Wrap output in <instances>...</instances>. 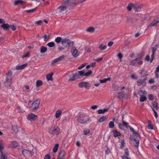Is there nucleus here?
Returning <instances> with one entry per match:
<instances>
[{"label":"nucleus","instance_id":"f257e3e1","mask_svg":"<svg viewBox=\"0 0 159 159\" xmlns=\"http://www.w3.org/2000/svg\"><path fill=\"white\" fill-rule=\"evenodd\" d=\"M12 73L11 71L6 74V78L5 81L4 82V85L6 87H10L12 84L11 80L12 77L11 76Z\"/></svg>","mask_w":159,"mask_h":159},{"label":"nucleus","instance_id":"f03ea898","mask_svg":"<svg viewBox=\"0 0 159 159\" xmlns=\"http://www.w3.org/2000/svg\"><path fill=\"white\" fill-rule=\"evenodd\" d=\"M91 120L90 118H87L83 114L80 115L77 119V121L82 124H87Z\"/></svg>","mask_w":159,"mask_h":159},{"label":"nucleus","instance_id":"7ed1b4c3","mask_svg":"<svg viewBox=\"0 0 159 159\" xmlns=\"http://www.w3.org/2000/svg\"><path fill=\"white\" fill-rule=\"evenodd\" d=\"M92 71L90 70L88 72L86 73L83 70L79 71L78 73L80 78H81L84 76H89L92 74Z\"/></svg>","mask_w":159,"mask_h":159},{"label":"nucleus","instance_id":"20e7f679","mask_svg":"<svg viewBox=\"0 0 159 159\" xmlns=\"http://www.w3.org/2000/svg\"><path fill=\"white\" fill-rule=\"evenodd\" d=\"M68 5L64 4V2L63 5L58 7V12L61 14H64L67 12V7Z\"/></svg>","mask_w":159,"mask_h":159},{"label":"nucleus","instance_id":"39448f33","mask_svg":"<svg viewBox=\"0 0 159 159\" xmlns=\"http://www.w3.org/2000/svg\"><path fill=\"white\" fill-rule=\"evenodd\" d=\"M73 44L74 42L67 39H63L61 44L64 47L69 48L70 44Z\"/></svg>","mask_w":159,"mask_h":159},{"label":"nucleus","instance_id":"423d86ee","mask_svg":"<svg viewBox=\"0 0 159 159\" xmlns=\"http://www.w3.org/2000/svg\"><path fill=\"white\" fill-rule=\"evenodd\" d=\"M40 100L39 99H36L32 103L31 107L33 110L35 111L37 110L39 108L40 104Z\"/></svg>","mask_w":159,"mask_h":159},{"label":"nucleus","instance_id":"0eeeda50","mask_svg":"<svg viewBox=\"0 0 159 159\" xmlns=\"http://www.w3.org/2000/svg\"><path fill=\"white\" fill-rule=\"evenodd\" d=\"M59 130L60 128L58 127H56L55 128L51 127L48 129V131L51 134L57 135L59 134Z\"/></svg>","mask_w":159,"mask_h":159},{"label":"nucleus","instance_id":"6e6552de","mask_svg":"<svg viewBox=\"0 0 159 159\" xmlns=\"http://www.w3.org/2000/svg\"><path fill=\"white\" fill-rule=\"evenodd\" d=\"M78 86L80 88L84 87L87 89H89L90 87L89 83L88 82H80L78 84Z\"/></svg>","mask_w":159,"mask_h":159},{"label":"nucleus","instance_id":"1a4fd4ad","mask_svg":"<svg viewBox=\"0 0 159 159\" xmlns=\"http://www.w3.org/2000/svg\"><path fill=\"white\" fill-rule=\"evenodd\" d=\"M70 51L72 55L75 58L77 57L79 55L78 51L75 47L71 48Z\"/></svg>","mask_w":159,"mask_h":159},{"label":"nucleus","instance_id":"9d476101","mask_svg":"<svg viewBox=\"0 0 159 159\" xmlns=\"http://www.w3.org/2000/svg\"><path fill=\"white\" fill-rule=\"evenodd\" d=\"M69 78L68 80L69 81H73L76 79H80L78 73L77 72L73 74L72 75H70Z\"/></svg>","mask_w":159,"mask_h":159},{"label":"nucleus","instance_id":"9b49d317","mask_svg":"<svg viewBox=\"0 0 159 159\" xmlns=\"http://www.w3.org/2000/svg\"><path fill=\"white\" fill-rule=\"evenodd\" d=\"M22 153L24 156H32L33 155L34 152L33 149L32 151L28 150H24L22 151Z\"/></svg>","mask_w":159,"mask_h":159},{"label":"nucleus","instance_id":"f8f14e48","mask_svg":"<svg viewBox=\"0 0 159 159\" xmlns=\"http://www.w3.org/2000/svg\"><path fill=\"white\" fill-rule=\"evenodd\" d=\"M70 3H71L75 5L79 4V1L78 0H66L64 2V4L68 5Z\"/></svg>","mask_w":159,"mask_h":159},{"label":"nucleus","instance_id":"ddd939ff","mask_svg":"<svg viewBox=\"0 0 159 159\" xmlns=\"http://www.w3.org/2000/svg\"><path fill=\"white\" fill-rule=\"evenodd\" d=\"M37 118V116L32 113L29 114L27 117V119L31 121L35 120Z\"/></svg>","mask_w":159,"mask_h":159},{"label":"nucleus","instance_id":"4468645a","mask_svg":"<svg viewBox=\"0 0 159 159\" xmlns=\"http://www.w3.org/2000/svg\"><path fill=\"white\" fill-rule=\"evenodd\" d=\"M130 139L131 141H134V142H135L134 143V146L136 148H138L139 144V139H134V137L133 136H131V135L130 136Z\"/></svg>","mask_w":159,"mask_h":159},{"label":"nucleus","instance_id":"2eb2a0df","mask_svg":"<svg viewBox=\"0 0 159 159\" xmlns=\"http://www.w3.org/2000/svg\"><path fill=\"white\" fill-rule=\"evenodd\" d=\"M158 22L159 21L158 20H155L150 24L148 26V27L149 28L155 26L157 25Z\"/></svg>","mask_w":159,"mask_h":159},{"label":"nucleus","instance_id":"dca6fc26","mask_svg":"<svg viewBox=\"0 0 159 159\" xmlns=\"http://www.w3.org/2000/svg\"><path fill=\"white\" fill-rule=\"evenodd\" d=\"M53 74V73L51 72L50 73L47 75L46 76V78L48 81L51 80V81L53 80V78L52 76Z\"/></svg>","mask_w":159,"mask_h":159},{"label":"nucleus","instance_id":"f3484780","mask_svg":"<svg viewBox=\"0 0 159 159\" xmlns=\"http://www.w3.org/2000/svg\"><path fill=\"white\" fill-rule=\"evenodd\" d=\"M141 8V7L139 5L137 4H134L133 9L135 11H140Z\"/></svg>","mask_w":159,"mask_h":159},{"label":"nucleus","instance_id":"a211bd4d","mask_svg":"<svg viewBox=\"0 0 159 159\" xmlns=\"http://www.w3.org/2000/svg\"><path fill=\"white\" fill-rule=\"evenodd\" d=\"M107 46L106 45H104L103 43L100 44L99 47V49L101 51H103L106 49Z\"/></svg>","mask_w":159,"mask_h":159},{"label":"nucleus","instance_id":"6ab92c4d","mask_svg":"<svg viewBox=\"0 0 159 159\" xmlns=\"http://www.w3.org/2000/svg\"><path fill=\"white\" fill-rule=\"evenodd\" d=\"M25 3V2L24 1H22L21 0H17L15 1L14 3V5L15 6L19 4H20L21 5L24 4Z\"/></svg>","mask_w":159,"mask_h":159},{"label":"nucleus","instance_id":"aec40b11","mask_svg":"<svg viewBox=\"0 0 159 159\" xmlns=\"http://www.w3.org/2000/svg\"><path fill=\"white\" fill-rule=\"evenodd\" d=\"M146 80V79L145 78H143L142 79L139 80L137 81L138 85L140 86L143 83L145 84Z\"/></svg>","mask_w":159,"mask_h":159},{"label":"nucleus","instance_id":"412c9836","mask_svg":"<svg viewBox=\"0 0 159 159\" xmlns=\"http://www.w3.org/2000/svg\"><path fill=\"white\" fill-rule=\"evenodd\" d=\"M109 108H106L104 109H99L98 111V114H103L109 111Z\"/></svg>","mask_w":159,"mask_h":159},{"label":"nucleus","instance_id":"4be33fe9","mask_svg":"<svg viewBox=\"0 0 159 159\" xmlns=\"http://www.w3.org/2000/svg\"><path fill=\"white\" fill-rule=\"evenodd\" d=\"M65 154V151L63 150H61L59 154V159H63Z\"/></svg>","mask_w":159,"mask_h":159},{"label":"nucleus","instance_id":"5701e85b","mask_svg":"<svg viewBox=\"0 0 159 159\" xmlns=\"http://www.w3.org/2000/svg\"><path fill=\"white\" fill-rule=\"evenodd\" d=\"M138 94L140 96V102H143L147 100V98L145 96L142 95V94L140 93H138Z\"/></svg>","mask_w":159,"mask_h":159},{"label":"nucleus","instance_id":"b1692460","mask_svg":"<svg viewBox=\"0 0 159 159\" xmlns=\"http://www.w3.org/2000/svg\"><path fill=\"white\" fill-rule=\"evenodd\" d=\"M28 65L27 63L23 64L21 66H17L16 67V69L17 70L23 69L25 68Z\"/></svg>","mask_w":159,"mask_h":159},{"label":"nucleus","instance_id":"393cba45","mask_svg":"<svg viewBox=\"0 0 159 159\" xmlns=\"http://www.w3.org/2000/svg\"><path fill=\"white\" fill-rule=\"evenodd\" d=\"M144 56L142 53H138L137 55V57L135 59L137 61L142 59Z\"/></svg>","mask_w":159,"mask_h":159},{"label":"nucleus","instance_id":"a878e982","mask_svg":"<svg viewBox=\"0 0 159 159\" xmlns=\"http://www.w3.org/2000/svg\"><path fill=\"white\" fill-rule=\"evenodd\" d=\"M1 27L4 30H7L10 27L8 24H3L1 25Z\"/></svg>","mask_w":159,"mask_h":159},{"label":"nucleus","instance_id":"bb28decb","mask_svg":"<svg viewBox=\"0 0 159 159\" xmlns=\"http://www.w3.org/2000/svg\"><path fill=\"white\" fill-rule=\"evenodd\" d=\"M157 50V49L155 47H153L152 48V59L150 61V62H152L153 59L154 55L155 54V52Z\"/></svg>","mask_w":159,"mask_h":159},{"label":"nucleus","instance_id":"cd10ccee","mask_svg":"<svg viewBox=\"0 0 159 159\" xmlns=\"http://www.w3.org/2000/svg\"><path fill=\"white\" fill-rule=\"evenodd\" d=\"M133 134V136H132L134 137V139H139L140 138L139 134L138 132H135Z\"/></svg>","mask_w":159,"mask_h":159},{"label":"nucleus","instance_id":"c85d7f7f","mask_svg":"<svg viewBox=\"0 0 159 159\" xmlns=\"http://www.w3.org/2000/svg\"><path fill=\"white\" fill-rule=\"evenodd\" d=\"M47 48L46 47L42 46L40 48V52L41 53H44L46 52Z\"/></svg>","mask_w":159,"mask_h":159},{"label":"nucleus","instance_id":"c756f323","mask_svg":"<svg viewBox=\"0 0 159 159\" xmlns=\"http://www.w3.org/2000/svg\"><path fill=\"white\" fill-rule=\"evenodd\" d=\"M107 117L106 116H103L101 117L98 120V122L100 123H102L104 121L106 120Z\"/></svg>","mask_w":159,"mask_h":159},{"label":"nucleus","instance_id":"7c9ffc66","mask_svg":"<svg viewBox=\"0 0 159 159\" xmlns=\"http://www.w3.org/2000/svg\"><path fill=\"white\" fill-rule=\"evenodd\" d=\"M113 132L114 133V136L115 137H117L120 136L121 135V134L116 130H114Z\"/></svg>","mask_w":159,"mask_h":159},{"label":"nucleus","instance_id":"2f4dec72","mask_svg":"<svg viewBox=\"0 0 159 159\" xmlns=\"http://www.w3.org/2000/svg\"><path fill=\"white\" fill-rule=\"evenodd\" d=\"M134 4L133 3H130L127 7V9L129 11H131L132 8H133Z\"/></svg>","mask_w":159,"mask_h":159},{"label":"nucleus","instance_id":"473e14b6","mask_svg":"<svg viewBox=\"0 0 159 159\" xmlns=\"http://www.w3.org/2000/svg\"><path fill=\"white\" fill-rule=\"evenodd\" d=\"M43 84V82L41 80H38L36 83V85L37 87H38L41 86Z\"/></svg>","mask_w":159,"mask_h":159},{"label":"nucleus","instance_id":"72a5a7b5","mask_svg":"<svg viewBox=\"0 0 159 159\" xmlns=\"http://www.w3.org/2000/svg\"><path fill=\"white\" fill-rule=\"evenodd\" d=\"M62 39L61 37H58L55 39V41L57 43H59L61 42L62 43Z\"/></svg>","mask_w":159,"mask_h":159},{"label":"nucleus","instance_id":"f704fd0d","mask_svg":"<svg viewBox=\"0 0 159 159\" xmlns=\"http://www.w3.org/2000/svg\"><path fill=\"white\" fill-rule=\"evenodd\" d=\"M62 111L61 110H58L56 112L55 116L56 118H58L61 114Z\"/></svg>","mask_w":159,"mask_h":159},{"label":"nucleus","instance_id":"c9c22d12","mask_svg":"<svg viewBox=\"0 0 159 159\" xmlns=\"http://www.w3.org/2000/svg\"><path fill=\"white\" fill-rule=\"evenodd\" d=\"M111 80L110 78H105L103 80H100V82L101 83H105L107 82V81L109 80L110 81Z\"/></svg>","mask_w":159,"mask_h":159},{"label":"nucleus","instance_id":"e433bc0d","mask_svg":"<svg viewBox=\"0 0 159 159\" xmlns=\"http://www.w3.org/2000/svg\"><path fill=\"white\" fill-rule=\"evenodd\" d=\"M95 30V29L93 27H91L87 28L86 31L88 32H93Z\"/></svg>","mask_w":159,"mask_h":159},{"label":"nucleus","instance_id":"4c0bfd02","mask_svg":"<svg viewBox=\"0 0 159 159\" xmlns=\"http://www.w3.org/2000/svg\"><path fill=\"white\" fill-rule=\"evenodd\" d=\"M58 147L59 144L58 143H57L55 144L53 149V151L54 152H57L58 148Z\"/></svg>","mask_w":159,"mask_h":159},{"label":"nucleus","instance_id":"58836bf2","mask_svg":"<svg viewBox=\"0 0 159 159\" xmlns=\"http://www.w3.org/2000/svg\"><path fill=\"white\" fill-rule=\"evenodd\" d=\"M47 45L50 48L53 47L55 46V43L53 42L48 43Z\"/></svg>","mask_w":159,"mask_h":159},{"label":"nucleus","instance_id":"ea45409f","mask_svg":"<svg viewBox=\"0 0 159 159\" xmlns=\"http://www.w3.org/2000/svg\"><path fill=\"white\" fill-rule=\"evenodd\" d=\"M18 143L16 141L13 142L12 143V146L14 148H16V147H18Z\"/></svg>","mask_w":159,"mask_h":159},{"label":"nucleus","instance_id":"a19ab883","mask_svg":"<svg viewBox=\"0 0 159 159\" xmlns=\"http://www.w3.org/2000/svg\"><path fill=\"white\" fill-rule=\"evenodd\" d=\"M115 125L114 122L112 121H111L109 122L108 125V127L109 128H112Z\"/></svg>","mask_w":159,"mask_h":159},{"label":"nucleus","instance_id":"79ce46f5","mask_svg":"<svg viewBox=\"0 0 159 159\" xmlns=\"http://www.w3.org/2000/svg\"><path fill=\"white\" fill-rule=\"evenodd\" d=\"M152 105L154 107V108H155L157 110L158 109V104L156 101H154L153 102Z\"/></svg>","mask_w":159,"mask_h":159},{"label":"nucleus","instance_id":"37998d69","mask_svg":"<svg viewBox=\"0 0 159 159\" xmlns=\"http://www.w3.org/2000/svg\"><path fill=\"white\" fill-rule=\"evenodd\" d=\"M58 61H58L57 58H55L52 62L51 63V66H54L55 65V64Z\"/></svg>","mask_w":159,"mask_h":159},{"label":"nucleus","instance_id":"c03bdc74","mask_svg":"<svg viewBox=\"0 0 159 159\" xmlns=\"http://www.w3.org/2000/svg\"><path fill=\"white\" fill-rule=\"evenodd\" d=\"M127 22L128 23H132L133 18L131 17H127Z\"/></svg>","mask_w":159,"mask_h":159},{"label":"nucleus","instance_id":"a18cd8bd","mask_svg":"<svg viewBox=\"0 0 159 159\" xmlns=\"http://www.w3.org/2000/svg\"><path fill=\"white\" fill-rule=\"evenodd\" d=\"M123 125L124 126L126 127L127 128H129L130 129L132 127L130 125H128V123L126 122L124 120L123 121Z\"/></svg>","mask_w":159,"mask_h":159},{"label":"nucleus","instance_id":"49530a36","mask_svg":"<svg viewBox=\"0 0 159 159\" xmlns=\"http://www.w3.org/2000/svg\"><path fill=\"white\" fill-rule=\"evenodd\" d=\"M12 129L13 130V131L15 133H17L19 131V130L18 129L17 127L16 126H13Z\"/></svg>","mask_w":159,"mask_h":159},{"label":"nucleus","instance_id":"de8ad7c7","mask_svg":"<svg viewBox=\"0 0 159 159\" xmlns=\"http://www.w3.org/2000/svg\"><path fill=\"white\" fill-rule=\"evenodd\" d=\"M50 35H45L43 37L44 38V41H48L50 38Z\"/></svg>","mask_w":159,"mask_h":159},{"label":"nucleus","instance_id":"09e8293b","mask_svg":"<svg viewBox=\"0 0 159 159\" xmlns=\"http://www.w3.org/2000/svg\"><path fill=\"white\" fill-rule=\"evenodd\" d=\"M137 61L136 59L131 61L130 62V65L132 66H134L135 65V63H136Z\"/></svg>","mask_w":159,"mask_h":159},{"label":"nucleus","instance_id":"8fccbe9b","mask_svg":"<svg viewBox=\"0 0 159 159\" xmlns=\"http://www.w3.org/2000/svg\"><path fill=\"white\" fill-rule=\"evenodd\" d=\"M37 7H36V8H34L30 10H26L25 11L27 12L28 13H30L31 12H33L37 8Z\"/></svg>","mask_w":159,"mask_h":159},{"label":"nucleus","instance_id":"3c124183","mask_svg":"<svg viewBox=\"0 0 159 159\" xmlns=\"http://www.w3.org/2000/svg\"><path fill=\"white\" fill-rule=\"evenodd\" d=\"M43 21L41 20H39L34 22V23L37 24V25H41Z\"/></svg>","mask_w":159,"mask_h":159},{"label":"nucleus","instance_id":"603ef678","mask_svg":"<svg viewBox=\"0 0 159 159\" xmlns=\"http://www.w3.org/2000/svg\"><path fill=\"white\" fill-rule=\"evenodd\" d=\"M65 56L64 55H62L59 57L57 58V59H58V61H60L61 60H62L64 58Z\"/></svg>","mask_w":159,"mask_h":159},{"label":"nucleus","instance_id":"864d4df0","mask_svg":"<svg viewBox=\"0 0 159 159\" xmlns=\"http://www.w3.org/2000/svg\"><path fill=\"white\" fill-rule=\"evenodd\" d=\"M84 135H87L88 134L90 133V130L88 129H87L86 130H84Z\"/></svg>","mask_w":159,"mask_h":159},{"label":"nucleus","instance_id":"5fc2aeb1","mask_svg":"<svg viewBox=\"0 0 159 159\" xmlns=\"http://www.w3.org/2000/svg\"><path fill=\"white\" fill-rule=\"evenodd\" d=\"M87 65L86 63L83 64L82 65L78 68V69L81 70L84 67Z\"/></svg>","mask_w":159,"mask_h":159},{"label":"nucleus","instance_id":"6e6d98bb","mask_svg":"<svg viewBox=\"0 0 159 159\" xmlns=\"http://www.w3.org/2000/svg\"><path fill=\"white\" fill-rule=\"evenodd\" d=\"M125 142L123 139L121 140L120 148H122L124 146Z\"/></svg>","mask_w":159,"mask_h":159},{"label":"nucleus","instance_id":"4d7b16f0","mask_svg":"<svg viewBox=\"0 0 159 159\" xmlns=\"http://www.w3.org/2000/svg\"><path fill=\"white\" fill-rule=\"evenodd\" d=\"M30 55V53L29 52H27L24 55H23L22 57L23 58H24L25 57H28Z\"/></svg>","mask_w":159,"mask_h":159},{"label":"nucleus","instance_id":"13d9d810","mask_svg":"<svg viewBox=\"0 0 159 159\" xmlns=\"http://www.w3.org/2000/svg\"><path fill=\"white\" fill-rule=\"evenodd\" d=\"M123 124H122L120 123L118 124V127L120 128V129H123Z\"/></svg>","mask_w":159,"mask_h":159},{"label":"nucleus","instance_id":"bf43d9fd","mask_svg":"<svg viewBox=\"0 0 159 159\" xmlns=\"http://www.w3.org/2000/svg\"><path fill=\"white\" fill-rule=\"evenodd\" d=\"M148 129H153V126L151 124L148 125Z\"/></svg>","mask_w":159,"mask_h":159},{"label":"nucleus","instance_id":"052dcab7","mask_svg":"<svg viewBox=\"0 0 159 159\" xmlns=\"http://www.w3.org/2000/svg\"><path fill=\"white\" fill-rule=\"evenodd\" d=\"M148 97L149 100H151L153 99V96L152 94H149Z\"/></svg>","mask_w":159,"mask_h":159},{"label":"nucleus","instance_id":"680f3d73","mask_svg":"<svg viewBox=\"0 0 159 159\" xmlns=\"http://www.w3.org/2000/svg\"><path fill=\"white\" fill-rule=\"evenodd\" d=\"M10 27L13 31L15 30L16 29L15 26L13 25H10Z\"/></svg>","mask_w":159,"mask_h":159},{"label":"nucleus","instance_id":"e2e57ef3","mask_svg":"<svg viewBox=\"0 0 159 159\" xmlns=\"http://www.w3.org/2000/svg\"><path fill=\"white\" fill-rule=\"evenodd\" d=\"M138 93H140L142 94H147L146 92L145 91H142V90H140V91L138 92Z\"/></svg>","mask_w":159,"mask_h":159},{"label":"nucleus","instance_id":"0e129e2a","mask_svg":"<svg viewBox=\"0 0 159 159\" xmlns=\"http://www.w3.org/2000/svg\"><path fill=\"white\" fill-rule=\"evenodd\" d=\"M124 151H125V154L127 156H129V151H128V149H127V148L125 149Z\"/></svg>","mask_w":159,"mask_h":159},{"label":"nucleus","instance_id":"69168bd1","mask_svg":"<svg viewBox=\"0 0 159 159\" xmlns=\"http://www.w3.org/2000/svg\"><path fill=\"white\" fill-rule=\"evenodd\" d=\"M113 44V42L112 41H110L107 44L108 46L109 47L111 46Z\"/></svg>","mask_w":159,"mask_h":159},{"label":"nucleus","instance_id":"338daca9","mask_svg":"<svg viewBox=\"0 0 159 159\" xmlns=\"http://www.w3.org/2000/svg\"><path fill=\"white\" fill-rule=\"evenodd\" d=\"M44 159H50V157L48 154H46L44 157Z\"/></svg>","mask_w":159,"mask_h":159},{"label":"nucleus","instance_id":"774afa93","mask_svg":"<svg viewBox=\"0 0 159 159\" xmlns=\"http://www.w3.org/2000/svg\"><path fill=\"white\" fill-rule=\"evenodd\" d=\"M117 56L120 59H121L123 57V55L121 53H119Z\"/></svg>","mask_w":159,"mask_h":159}]
</instances>
